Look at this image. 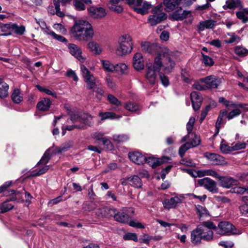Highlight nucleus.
<instances>
[{
  "label": "nucleus",
  "mask_w": 248,
  "mask_h": 248,
  "mask_svg": "<svg viewBox=\"0 0 248 248\" xmlns=\"http://www.w3.org/2000/svg\"><path fill=\"white\" fill-rule=\"evenodd\" d=\"M14 207V205L8 203L7 202H4L0 205V212L4 213L11 210Z\"/></svg>",
  "instance_id": "47"
},
{
  "label": "nucleus",
  "mask_w": 248,
  "mask_h": 248,
  "mask_svg": "<svg viewBox=\"0 0 248 248\" xmlns=\"http://www.w3.org/2000/svg\"><path fill=\"white\" fill-rule=\"evenodd\" d=\"M220 149L221 152L224 154H227L233 151L232 146H229L225 144H221Z\"/></svg>",
  "instance_id": "60"
},
{
  "label": "nucleus",
  "mask_w": 248,
  "mask_h": 248,
  "mask_svg": "<svg viewBox=\"0 0 248 248\" xmlns=\"http://www.w3.org/2000/svg\"><path fill=\"white\" fill-rule=\"evenodd\" d=\"M236 16L237 17L241 20L243 23L248 22V17L245 16V14L243 11L236 12Z\"/></svg>",
  "instance_id": "59"
},
{
  "label": "nucleus",
  "mask_w": 248,
  "mask_h": 248,
  "mask_svg": "<svg viewBox=\"0 0 248 248\" xmlns=\"http://www.w3.org/2000/svg\"><path fill=\"white\" fill-rule=\"evenodd\" d=\"M69 1L70 0H54V4L56 9V14L58 16L62 17L64 16V14L60 11V3H61L65 4Z\"/></svg>",
  "instance_id": "36"
},
{
  "label": "nucleus",
  "mask_w": 248,
  "mask_h": 248,
  "mask_svg": "<svg viewBox=\"0 0 248 248\" xmlns=\"http://www.w3.org/2000/svg\"><path fill=\"white\" fill-rule=\"evenodd\" d=\"M12 23L2 24L0 23V30L2 32H7L11 31Z\"/></svg>",
  "instance_id": "57"
},
{
  "label": "nucleus",
  "mask_w": 248,
  "mask_h": 248,
  "mask_svg": "<svg viewBox=\"0 0 248 248\" xmlns=\"http://www.w3.org/2000/svg\"><path fill=\"white\" fill-rule=\"evenodd\" d=\"M108 100L111 104L117 106H120L121 105V102L119 101L118 99L112 94H109L108 95Z\"/></svg>",
  "instance_id": "53"
},
{
  "label": "nucleus",
  "mask_w": 248,
  "mask_h": 248,
  "mask_svg": "<svg viewBox=\"0 0 248 248\" xmlns=\"http://www.w3.org/2000/svg\"><path fill=\"white\" fill-rule=\"evenodd\" d=\"M162 3H160L152 9V15H150L148 18V22L151 26H155L166 19L167 15L162 12Z\"/></svg>",
  "instance_id": "5"
},
{
  "label": "nucleus",
  "mask_w": 248,
  "mask_h": 248,
  "mask_svg": "<svg viewBox=\"0 0 248 248\" xmlns=\"http://www.w3.org/2000/svg\"><path fill=\"white\" fill-rule=\"evenodd\" d=\"M73 4L76 9L78 10H84L85 6L79 0H74Z\"/></svg>",
  "instance_id": "61"
},
{
  "label": "nucleus",
  "mask_w": 248,
  "mask_h": 248,
  "mask_svg": "<svg viewBox=\"0 0 248 248\" xmlns=\"http://www.w3.org/2000/svg\"><path fill=\"white\" fill-rule=\"evenodd\" d=\"M180 163L181 164L191 167H194L196 166V163H195L191 159L187 158L182 159L180 161Z\"/></svg>",
  "instance_id": "55"
},
{
  "label": "nucleus",
  "mask_w": 248,
  "mask_h": 248,
  "mask_svg": "<svg viewBox=\"0 0 248 248\" xmlns=\"http://www.w3.org/2000/svg\"><path fill=\"white\" fill-rule=\"evenodd\" d=\"M204 156L213 165L224 166L227 164L224 158L219 155L206 152L204 154Z\"/></svg>",
  "instance_id": "11"
},
{
  "label": "nucleus",
  "mask_w": 248,
  "mask_h": 248,
  "mask_svg": "<svg viewBox=\"0 0 248 248\" xmlns=\"http://www.w3.org/2000/svg\"><path fill=\"white\" fill-rule=\"evenodd\" d=\"M199 173L200 176L202 177L209 175L218 179L219 176V174L217 172L212 169L199 170Z\"/></svg>",
  "instance_id": "34"
},
{
  "label": "nucleus",
  "mask_w": 248,
  "mask_h": 248,
  "mask_svg": "<svg viewBox=\"0 0 248 248\" xmlns=\"http://www.w3.org/2000/svg\"><path fill=\"white\" fill-rule=\"evenodd\" d=\"M219 185L224 188H230L237 184V181L232 177L228 176H221L218 178Z\"/></svg>",
  "instance_id": "17"
},
{
  "label": "nucleus",
  "mask_w": 248,
  "mask_h": 248,
  "mask_svg": "<svg viewBox=\"0 0 248 248\" xmlns=\"http://www.w3.org/2000/svg\"><path fill=\"white\" fill-rule=\"evenodd\" d=\"M182 0H164L162 4L167 12L173 11L180 3Z\"/></svg>",
  "instance_id": "23"
},
{
  "label": "nucleus",
  "mask_w": 248,
  "mask_h": 248,
  "mask_svg": "<svg viewBox=\"0 0 248 248\" xmlns=\"http://www.w3.org/2000/svg\"><path fill=\"white\" fill-rule=\"evenodd\" d=\"M114 72L119 75H123L127 73L128 66L123 62H120L115 64Z\"/></svg>",
  "instance_id": "28"
},
{
  "label": "nucleus",
  "mask_w": 248,
  "mask_h": 248,
  "mask_svg": "<svg viewBox=\"0 0 248 248\" xmlns=\"http://www.w3.org/2000/svg\"><path fill=\"white\" fill-rule=\"evenodd\" d=\"M198 184L213 193H216L218 192L216 182L209 178L205 177L200 179L198 180Z\"/></svg>",
  "instance_id": "13"
},
{
  "label": "nucleus",
  "mask_w": 248,
  "mask_h": 248,
  "mask_svg": "<svg viewBox=\"0 0 248 248\" xmlns=\"http://www.w3.org/2000/svg\"><path fill=\"white\" fill-rule=\"evenodd\" d=\"M126 212V209H124L123 211L115 214L114 216L115 220L123 223H128L129 221V216Z\"/></svg>",
  "instance_id": "25"
},
{
  "label": "nucleus",
  "mask_w": 248,
  "mask_h": 248,
  "mask_svg": "<svg viewBox=\"0 0 248 248\" xmlns=\"http://www.w3.org/2000/svg\"><path fill=\"white\" fill-rule=\"evenodd\" d=\"M125 240H133L134 241H138V237L137 234L135 233H127L123 236Z\"/></svg>",
  "instance_id": "54"
},
{
  "label": "nucleus",
  "mask_w": 248,
  "mask_h": 248,
  "mask_svg": "<svg viewBox=\"0 0 248 248\" xmlns=\"http://www.w3.org/2000/svg\"><path fill=\"white\" fill-rule=\"evenodd\" d=\"M195 123V119L193 117H191L188 122L186 124V129L187 130L188 134H190L193 129L194 124Z\"/></svg>",
  "instance_id": "62"
},
{
  "label": "nucleus",
  "mask_w": 248,
  "mask_h": 248,
  "mask_svg": "<svg viewBox=\"0 0 248 248\" xmlns=\"http://www.w3.org/2000/svg\"><path fill=\"white\" fill-rule=\"evenodd\" d=\"M131 8L137 13L144 15L146 14L148 10L151 8V4L143 0H124Z\"/></svg>",
  "instance_id": "6"
},
{
  "label": "nucleus",
  "mask_w": 248,
  "mask_h": 248,
  "mask_svg": "<svg viewBox=\"0 0 248 248\" xmlns=\"http://www.w3.org/2000/svg\"><path fill=\"white\" fill-rule=\"evenodd\" d=\"M71 120L73 123H79V125H82V128H84L86 126H91L93 125V117L88 114L79 115L78 113L73 114L71 116Z\"/></svg>",
  "instance_id": "8"
},
{
  "label": "nucleus",
  "mask_w": 248,
  "mask_h": 248,
  "mask_svg": "<svg viewBox=\"0 0 248 248\" xmlns=\"http://www.w3.org/2000/svg\"><path fill=\"white\" fill-rule=\"evenodd\" d=\"M129 139V137L127 135H114L113 136V140L117 142H124L126 141Z\"/></svg>",
  "instance_id": "46"
},
{
  "label": "nucleus",
  "mask_w": 248,
  "mask_h": 248,
  "mask_svg": "<svg viewBox=\"0 0 248 248\" xmlns=\"http://www.w3.org/2000/svg\"><path fill=\"white\" fill-rule=\"evenodd\" d=\"M80 70L84 81L87 84L88 89L94 88L96 86V78L93 75L84 65H81Z\"/></svg>",
  "instance_id": "9"
},
{
  "label": "nucleus",
  "mask_w": 248,
  "mask_h": 248,
  "mask_svg": "<svg viewBox=\"0 0 248 248\" xmlns=\"http://www.w3.org/2000/svg\"><path fill=\"white\" fill-rule=\"evenodd\" d=\"M71 31L74 38L80 41H87L92 39L94 35L92 25L88 21L83 20L76 21Z\"/></svg>",
  "instance_id": "3"
},
{
  "label": "nucleus",
  "mask_w": 248,
  "mask_h": 248,
  "mask_svg": "<svg viewBox=\"0 0 248 248\" xmlns=\"http://www.w3.org/2000/svg\"><path fill=\"white\" fill-rule=\"evenodd\" d=\"M98 140H101L102 144L105 146V148L109 150H111L113 148V146L110 141L106 138H98Z\"/></svg>",
  "instance_id": "49"
},
{
  "label": "nucleus",
  "mask_w": 248,
  "mask_h": 248,
  "mask_svg": "<svg viewBox=\"0 0 248 248\" xmlns=\"http://www.w3.org/2000/svg\"><path fill=\"white\" fill-rule=\"evenodd\" d=\"M9 86L3 81H0V98H4L8 95Z\"/></svg>",
  "instance_id": "38"
},
{
  "label": "nucleus",
  "mask_w": 248,
  "mask_h": 248,
  "mask_svg": "<svg viewBox=\"0 0 248 248\" xmlns=\"http://www.w3.org/2000/svg\"><path fill=\"white\" fill-rule=\"evenodd\" d=\"M243 8V4L241 0H227L225 4L223 6V8L224 10L234 9L235 8H239L242 9Z\"/></svg>",
  "instance_id": "24"
},
{
  "label": "nucleus",
  "mask_w": 248,
  "mask_h": 248,
  "mask_svg": "<svg viewBox=\"0 0 248 248\" xmlns=\"http://www.w3.org/2000/svg\"><path fill=\"white\" fill-rule=\"evenodd\" d=\"M133 66L137 70H141L144 69V60L140 53H136L133 59Z\"/></svg>",
  "instance_id": "19"
},
{
  "label": "nucleus",
  "mask_w": 248,
  "mask_h": 248,
  "mask_svg": "<svg viewBox=\"0 0 248 248\" xmlns=\"http://www.w3.org/2000/svg\"><path fill=\"white\" fill-rule=\"evenodd\" d=\"M50 159V149H48L45 152L43 156L37 163V165L40 166V165H45L48 162Z\"/></svg>",
  "instance_id": "44"
},
{
  "label": "nucleus",
  "mask_w": 248,
  "mask_h": 248,
  "mask_svg": "<svg viewBox=\"0 0 248 248\" xmlns=\"http://www.w3.org/2000/svg\"><path fill=\"white\" fill-rule=\"evenodd\" d=\"M51 104V102L49 99L44 98L38 103L37 108L41 111H46L49 109Z\"/></svg>",
  "instance_id": "27"
},
{
  "label": "nucleus",
  "mask_w": 248,
  "mask_h": 248,
  "mask_svg": "<svg viewBox=\"0 0 248 248\" xmlns=\"http://www.w3.org/2000/svg\"><path fill=\"white\" fill-rule=\"evenodd\" d=\"M141 46L143 52L151 54L154 53V50L157 47V46L154 43L144 42L141 43Z\"/></svg>",
  "instance_id": "29"
},
{
  "label": "nucleus",
  "mask_w": 248,
  "mask_h": 248,
  "mask_svg": "<svg viewBox=\"0 0 248 248\" xmlns=\"http://www.w3.org/2000/svg\"><path fill=\"white\" fill-rule=\"evenodd\" d=\"M227 108L229 110L232 109L227 115L228 120H231L234 117L239 115L241 113L240 108L238 104L232 103L231 105H227Z\"/></svg>",
  "instance_id": "22"
},
{
  "label": "nucleus",
  "mask_w": 248,
  "mask_h": 248,
  "mask_svg": "<svg viewBox=\"0 0 248 248\" xmlns=\"http://www.w3.org/2000/svg\"><path fill=\"white\" fill-rule=\"evenodd\" d=\"M201 81L206 84L207 88H217L220 83L219 80L214 76H208L201 79Z\"/></svg>",
  "instance_id": "20"
},
{
  "label": "nucleus",
  "mask_w": 248,
  "mask_h": 248,
  "mask_svg": "<svg viewBox=\"0 0 248 248\" xmlns=\"http://www.w3.org/2000/svg\"><path fill=\"white\" fill-rule=\"evenodd\" d=\"M157 70L154 67V62H147L145 71V78L149 84H155L157 80Z\"/></svg>",
  "instance_id": "10"
},
{
  "label": "nucleus",
  "mask_w": 248,
  "mask_h": 248,
  "mask_svg": "<svg viewBox=\"0 0 248 248\" xmlns=\"http://www.w3.org/2000/svg\"><path fill=\"white\" fill-rule=\"evenodd\" d=\"M145 162L152 166V168H155L160 165L163 161L159 158H155L153 156L146 157Z\"/></svg>",
  "instance_id": "31"
},
{
  "label": "nucleus",
  "mask_w": 248,
  "mask_h": 248,
  "mask_svg": "<svg viewBox=\"0 0 248 248\" xmlns=\"http://www.w3.org/2000/svg\"><path fill=\"white\" fill-rule=\"evenodd\" d=\"M226 40L225 43L231 44L234 42L238 43L240 41V37L234 33H228L226 35Z\"/></svg>",
  "instance_id": "35"
},
{
  "label": "nucleus",
  "mask_w": 248,
  "mask_h": 248,
  "mask_svg": "<svg viewBox=\"0 0 248 248\" xmlns=\"http://www.w3.org/2000/svg\"><path fill=\"white\" fill-rule=\"evenodd\" d=\"M87 47L95 54L99 55L102 51L100 45L94 41L90 42L87 45Z\"/></svg>",
  "instance_id": "30"
},
{
  "label": "nucleus",
  "mask_w": 248,
  "mask_h": 248,
  "mask_svg": "<svg viewBox=\"0 0 248 248\" xmlns=\"http://www.w3.org/2000/svg\"><path fill=\"white\" fill-rule=\"evenodd\" d=\"M107 208L102 207L96 210V214L99 217H104L107 215Z\"/></svg>",
  "instance_id": "63"
},
{
  "label": "nucleus",
  "mask_w": 248,
  "mask_h": 248,
  "mask_svg": "<svg viewBox=\"0 0 248 248\" xmlns=\"http://www.w3.org/2000/svg\"><path fill=\"white\" fill-rule=\"evenodd\" d=\"M127 180L131 183L132 186L135 187L139 188L142 186V181L138 176L134 175L132 177H129Z\"/></svg>",
  "instance_id": "40"
},
{
  "label": "nucleus",
  "mask_w": 248,
  "mask_h": 248,
  "mask_svg": "<svg viewBox=\"0 0 248 248\" xmlns=\"http://www.w3.org/2000/svg\"><path fill=\"white\" fill-rule=\"evenodd\" d=\"M124 108L127 110L132 112H136L140 109V107L137 104L131 102L126 103Z\"/></svg>",
  "instance_id": "43"
},
{
  "label": "nucleus",
  "mask_w": 248,
  "mask_h": 248,
  "mask_svg": "<svg viewBox=\"0 0 248 248\" xmlns=\"http://www.w3.org/2000/svg\"><path fill=\"white\" fill-rule=\"evenodd\" d=\"M174 54L168 48L164 47L156 54L154 61V67L158 72L161 68L166 74L172 72L175 65Z\"/></svg>",
  "instance_id": "1"
},
{
  "label": "nucleus",
  "mask_w": 248,
  "mask_h": 248,
  "mask_svg": "<svg viewBox=\"0 0 248 248\" xmlns=\"http://www.w3.org/2000/svg\"><path fill=\"white\" fill-rule=\"evenodd\" d=\"M216 226L212 222H203L199 225L196 229L191 232V241L192 244L199 245L202 239L210 241L213 239V230H215Z\"/></svg>",
  "instance_id": "2"
},
{
  "label": "nucleus",
  "mask_w": 248,
  "mask_h": 248,
  "mask_svg": "<svg viewBox=\"0 0 248 248\" xmlns=\"http://www.w3.org/2000/svg\"><path fill=\"white\" fill-rule=\"evenodd\" d=\"M72 146V141H67L62 145L60 147H57L55 149V153H61L68 151Z\"/></svg>",
  "instance_id": "37"
},
{
  "label": "nucleus",
  "mask_w": 248,
  "mask_h": 248,
  "mask_svg": "<svg viewBox=\"0 0 248 248\" xmlns=\"http://www.w3.org/2000/svg\"><path fill=\"white\" fill-rule=\"evenodd\" d=\"M196 210L200 218L209 216L208 211L205 207L202 206L200 205H197L196 206Z\"/></svg>",
  "instance_id": "39"
},
{
  "label": "nucleus",
  "mask_w": 248,
  "mask_h": 248,
  "mask_svg": "<svg viewBox=\"0 0 248 248\" xmlns=\"http://www.w3.org/2000/svg\"><path fill=\"white\" fill-rule=\"evenodd\" d=\"M118 44L116 49L118 55L123 56L132 52L133 42L129 34H125L121 36L119 39Z\"/></svg>",
  "instance_id": "4"
},
{
  "label": "nucleus",
  "mask_w": 248,
  "mask_h": 248,
  "mask_svg": "<svg viewBox=\"0 0 248 248\" xmlns=\"http://www.w3.org/2000/svg\"><path fill=\"white\" fill-rule=\"evenodd\" d=\"M191 16L190 11L184 10L181 8L176 10L172 14L170 15L169 18L170 20L181 21L186 17H190Z\"/></svg>",
  "instance_id": "14"
},
{
  "label": "nucleus",
  "mask_w": 248,
  "mask_h": 248,
  "mask_svg": "<svg viewBox=\"0 0 248 248\" xmlns=\"http://www.w3.org/2000/svg\"><path fill=\"white\" fill-rule=\"evenodd\" d=\"M98 115L102 121L107 119H119L121 117V116H117L115 113L111 112H100Z\"/></svg>",
  "instance_id": "33"
},
{
  "label": "nucleus",
  "mask_w": 248,
  "mask_h": 248,
  "mask_svg": "<svg viewBox=\"0 0 248 248\" xmlns=\"http://www.w3.org/2000/svg\"><path fill=\"white\" fill-rule=\"evenodd\" d=\"M202 62L206 66H211L214 65V62L213 59L209 56L204 54L202 52Z\"/></svg>",
  "instance_id": "48"
},
{
  "label": "nucleus",
  "mask_w": 248,
  "mask_h": 248,
  "mask_svg": "<svg viewBox=\"0 0 248 248\" xmlns=\"http://www.w3.org/2000/svg\"><path fill=\"white\" fill-rule=\"evenodd\" d=\"M101 64L103 68L107 71L113 72L115 64L111 63L109 61L107 60H101Z\"/></svg>",
  "instance_id": "42"
},
{
  "label": "nucleus",
  "mask_w": 248,
  "mask_h": 248,
  "mask_svg": "<svg viewBox=\"0 0 248 248\" xmlns=\"http://www.w3.org/2000/svg\"><path fill=\"white\" fill-rule=\"evenodd\" d=\"M12 101L16 104H19L23 101V95L18 89H15L11 94Z\"/></svg>",
  "instance_id": "32"
},
{
  "label": "nucleus",
  "mask_w": 248,
  "mask_h": 248,
  "mask_svg": "<svg viewBox=\"0 0 248 248\" xmlns=\"http://www.w3.org/2000/svg\"><path fill=\"white\" fill-rule=\"evenodd\" d=\"M191 148L192 147L190 146L189 142H187L182 145L179 150V154L180 156L181 157H183L186 151Z\"/></svg>",
  "instance_id": "50"
},
{
  "label": "nucleus",
  "mask_w": 248,
  "mask_h": 248,
  "mask_svg": "<svg viewBox=\"0 0 248 248\" xmlns=\"http://www.w3.org/2000/svg\"><path fill=\"white\" fill-rule=\"evenodd\" d=\"M185 199V195H179L172 197L170 200L165 201L163 202V204L165 209H170L175 208L179 204L182 203Z\"/></svg>",
  "instance_id": "12"
},
{
  "label": "nucleus",
  "mask_w": 248,
  "mask_h": 248,
  "mask_svg": "<svg viewBox=\"0 0 248 248\" xmlns=\"http://www.w3.org/2000/svg\"><path fill=\"white\" fill-rule=\"evenodd\" d=\"M158 73L159 74L160 80L162 84L165 87H167L170 84V82L167 76L165 75L162 72H161L160 71Z\"/></svg>",
  "instance_id": "52"
},
{
  "label": "nucleus",
  "mask_w": 248,
  "mask_h": 248,
  "mask_svg": "<svg viewBox=\"0 0 248 248\" xmlns=\"http://www.w3.org/2000/svg\"><path fill=\"white\" fill-rule=\"evenodd\" d=\"M233 192L239 194H244L245 193L248 194V187H235L233 188Z\"/></svg>",
  "instance_id": "56"
},
{
  "label": "nucleus",
  "mask_w": 248,
  "mask_h": 248,
  "mask_svg": "<svg viewBox=\"0 0 248 248\" xmlns=\"http://www.w3.org/2000/svg\"><path fill=\"white\" fill-rule=\"evenodd\" d=\"M191 139L192 140L189 142L190 146L193 148L197 146L200 143V140L199 139V137L197 135H195L193 134H191Z\"/></svg>",
  "instance_id": "51"
},
{
  "label": "nucleus",
  "mask_w": 248,
  "mask_h": 248,
  "mask_svg": "<svg viewBox=\"0 0 248 248\" xmlns=\"http://www.w3.org/2000/svg\"><path fill=\"white\" fill-rule=\"evenodd\" d=\"M129 158L134 163L138 165L143 164L145 162L146 156L137 151L130 152L128 154Z\"/></svg>",
  "instance_id": "21"
},
{
  "label": "nucleus",
  "mask_w": 248,
  "mask_h": 248,
  "mask_svg": "<svg viewBox=\"0 0 248 248\" xmlns=\"http://www.w3.org/2000/svg\"><path fill=\"white\" fill-rule=\"evenodd\" d=\"M106 80L108 86L109 88L113 89L115 87V84L113 81V78L109 75H107Z\"/></svg>",
  "instance_id": "64"
},
{
  "label": "nucleus",
  "mask_w": 248,
  "mask_h": 248,
  "mask_svg": "<svg viewBox=\"0 0 248 248\" xmlns=\"http://www.w3.org/2000/svg\"><path fill=\"white\" fill-rule=\"evenodd\" d=\"M216 229L217 232L221 235H230L232 234H240L241 233V231H237L234 226L227 221L220 222L218 224V228H216L215 229Z\"/></svg>",
  "instance_id": "7"
},
{
  "label": "nucleus",
  "mask_w": 248,
  "mask_h": 248,
  "mask_svg": "<svg viewBox=\"0 0 248 248\" xmlns=\"http://www.w3.org/2000/svg\"><path fill=\"white\" fill-rule=\"evenodd\" d=\"M11 31L18 35H23L25 31V27L24 26H18L16 24H12Z\"/></svg>",
  "instance_id": "45"
},
{
  "label": "nucleus",
  "mask_w": 248,
  "mask_h": 248,
  "mask_svg": "<svg viewBox=\"0 0 248 248\" xmlns=\"http://www.w3.org/2000/svg\"><path fill=\"white\" fill-rule=\"evenodd\" d=\"M215 26V21L213 20H207L199 23L198 29L200 31H203L205 29H213Z\"/></svg>",
  "instance_id": "26"
},
{
  "label": "nucleus",
  "mask_w": 248,
  "mask_h": 248,
  "mask_svg": "<svg viewBox=\"0 0 248 248\" xmlns=\"http://www.w3.org/2000/svg\"><path fill=\"white\" fill-rule=\"evenodd\" d=\"M235 53L239 56L245 57L248 55V49L242 46H236L234 48Z\"/></svg>",
  "instance_id": "41"
},
{
  "label": "nucleus",
  "mask_w": 248,
  "mask_h": 248,
  "mask_svg": "<svg viewBox=\"0 0 248 248\" xmlns=\"http://www.w3.org/2000/svg\"><path fill=\"white\" fill-rule=\"evenodd\" d=\"M88 11L90 16L94 18H102L107 14L106 10L103 7L92 6L88 9Z\"/></svg>",
  "instance_id": "16"
},
{
  "label": "nucleus",
  "mask_w": 248,
  "mask_h": 248,
  "mask_svg": "<svg viewBox=\"0 0 248 248\" xmlns=\"http://www.w3.org/2000/svg\"><path fill=\"white\" fill-rule=\"evenodd\" d=\"M192 107L194 110H198L201 107L202 101L201 94L198 92H192L190 94Z\"/></svg>",
  "instance_id": "18"
},
{
  "label": "nucleus",
  "mask_w": 248,
  "mask_h": 248,
  "mask_svg": "<svg viewBox=\"0 0 248 248\" xmlns=\"http://www.w3.org/2000/svg\"><path fill=\"white\" fill-rule=\"evenodd\" d=\"M246 144L245 142H237L232 144V151H236L246 148Z\"/></svg>",
  "instance_id": "58"
},
{
  "label": "nucleus",
  "mask_w": 248,
  "mask_h": 248,
  "mask_svg": "<svg viewBox=\"0 0 248 248\" xmlns=\"http://www.w3.org/2000/svg\"><path fill=\"white\" fill-rule=\"evenodd\" d=\"M70 54L76 58L81 62L83 63L85 58L82 55L81 48L74 44H69L68 46Z\"/></svg>",
  "instance_id": "15"
}]
</instances>
